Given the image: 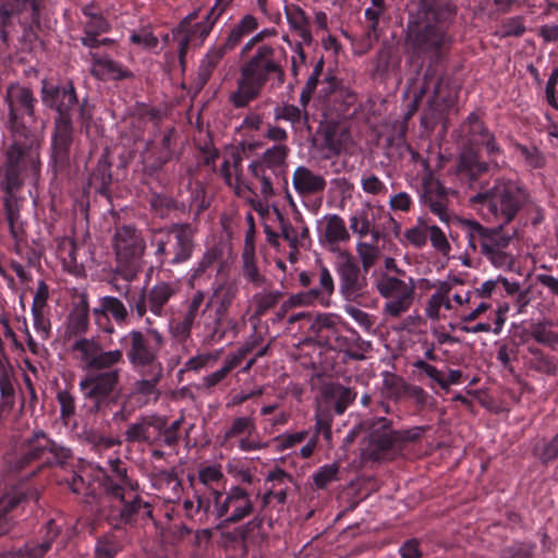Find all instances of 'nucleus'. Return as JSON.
Here are the masks:
<instances>
[{
  "mask_svg": "<svg viewBox=\"0 0 558 558\" xmlns=\"http://www.w3.org/2000/svg\"><path fill=\"white\" fill-rule=\"evenodd\" d=\"M377 292L386 301L383 314L389 318H398L407 313L413 304L415 281L410 278L404 281L396 276L383 274L375 282Z\"/></svg>",
  "mask_w": 558,
  "mask_h": 558,
  "instance_id": "obj_10",
  "label": "nucleus"
},
{
  "mask_svg": "<svg viewBox=\"0 0 558 558\" xmlns=\"http://www.w3.org/2000/svg\"><path fill=\"white\" fill-rule=\"evenodd\" d=\"M452 10L444 0H412L409 27L413 45L426 52H438L449 45L448 20Z\"/></svg>",
  "mask_w": 558,
  "mask_h": 558,
  "instance_id": "obj_2",
  "label": "nucleus"
},
{
  "mask_svg": "<svg viewBox=\"0 0 558 558\" xmlns=\"http://www.w3.org/2000/svg\"><path fill=\"white\" fill-rule=\"evenodd\" d=\"M339 328L351 331L352 328L345 323L340 315L335 313H319L315 316L311 314L310 330L313 335L322 336L327 331L329 335Z\"/></svg>",
  "mask_w": 558,
  "mask_h": 558,
  "instance_id": "obj_34",
  "label": "nucleus"
},
{
  "mask_svg": "<svg viewBox=\"0 0 558 558\" xmlns=\"http://www.w3.org/2000/svg\"><path fill=\"white\" fill-rule=\"evenodd\" d=\"M336 271L339 277V292L348 302H360L367 295V278L348 251H337Z\"/></svg>",
  "mask_w": 558,
  "mask_h": 558,
  "instance_id": "obj_12",
  "label": "nucleus"
},
{
  "mask_svg": "<svg viewBox=\"0 0 558 558\" xmlns=\"http://www.w3.org/2000/svg\"><path fill=\"white\" fill-rule=\"evenodd\" d=\"M238 292V283L231 280L222 281L214 288L211 296L203 308V313H206L209 307L215 308V329L221 325Z\"/></svg>",
  "mask_w": 558,
  "mask_h": 558,
  "instance_id": "obj_22",
  "label": "nucleus"
},
{
  "mask_svg": "<svg viewBox=\"0 0 558 558\" xmlns=\"http://www.w3.org/2000/svg\"><path fill=\"white\" fill-rule=\"evenodd\" d=\"M220 355L221 351L198 354L194 357H191L187 361L186 366L189 369L193 371H198L205 367H213L220 359Z\"/></svg>",
  "mask_w": 558,
  "mask_h": 558,
  "instance_id": "obj_63",
  "label": "nucleus"
},
{
  "mask_svg": "<svg viewBox=\"0 0 558 558\" xmlns=\"http://www.w3.org/2000/svg\"><path fill=\"white\" fill-rule=\"evenodd\" d=\"M483 218L496 226L509 225L526 202V193L515 182L498 180L494 186L471 198Z\"/></svg>",
  "mask_w": 558,
  "mask_h": 558,
  "instance_id": "obj_5",
  "label": "nucleus"
},
{
  "mask_svg": "<svg viewBox=\"0 0 558 558\" xmlns=\"http://www.w3.org/2000/svg\"><path fill=\"white\" fill-rule=\"evenodd\" d=\"M243 275L250 282L257 287L264 283V277L259 274L257 265L255 263V253H243Z\"/></svg>",
  "mask_w": 558,
  "mask_h": 558,
  "instance_id": "obj_57",
  "label": "nucleus"
},
{
  "mask_svg": "<svg viewBox=\"0 0 558 558\" xmlns=\"http://www.w3.org/2000/svg\"><path fill=\"white\" fill-rule=\"evenodd\" d=\"M289 153L287 144H275L248 165L251 177L260 185L263 201L267 202L275 195L274 178L284 170Z\"/></svg>",
  "mask_w": 558,
  "mask_h": 558,
  "instance_id": "obj_9",
  "label": "nucleus"
},
{
  "mask_svg": "<svg viewBox=\"0 0 558 558\" xmlns=\"http://www.w3.org/2000/svg\"><path fill=\"white\" fill-rule=\"evenodd\" d=\"M361 187L364 193L373 196H384L387 193L386 184L376 174L371 172L362 174Z\"/></svg>",
  "mask_w": 558,
  "mask_h": 558,
  "instance_id": "obj_55",
  "label": "nucleus"
},
{
  "mask_svg": "<svg viewBox=\"0 0 558 558\" xmlns=\"http://www.w3.org/2000/svg\"><path fill=\"white\" fill-rule=\"evenodd\" d=\"M183 508L189 519L203 525L218 520L238 523L250 517L255 506L248 492L234 485L225 493L217 489L196 492L192 499L183 502Z\"/></svg>",
  "mask_w": 558,
  "mask_h": 558,
  "instance_id": "obj_1",
  "label": "nucleus"
},
{
  "mask_svg": "<svg viewBox=\"0 0 558 558\" xmlns=\"http://www.w3.org/2000/svg\"><path fill=\"white\" fill-rule=\"evenodd\" d=\"M255 432L256 425L251 416H238L232 421L229 428L226 429L221 439V446L232 448L234 445L233 439L240 438L238 448L241 451L250 452L266 448L267 444L252 437Z\"/></svg>",
  "mask_w": 558,
  "mask_h": 558,
  "instance_id": "obj_18",
  "label": "nucleus"
},
{
  "mask_svg": "<svg viewBox=\"0 0 558 558\" xmlns=\"http://www.w3.org/2000/svg\"><path fill=\"white\" fill-rule=\"evenodd\" d=\"M124 488L118 484H109L106 487L102 504H110L113 508L109 517L112 519L120 518L122 522H130L135 513L142 512L144 515L150 517L151 510L148 504L134 497L130 502L125 501Z\"/></svg>",
  "mask_w": 558,
  "mask_h": 558,
  "instance_id": "obj_17",
  "label": "nucleus"
},
{
  "mask_svg": "<svg viewBox=\"0 0 558 558\" xmlns=\"http://www.w3.org/2000/svg\"><path fill=\"white\" fill-rule=\"evenodd\" d=\"M356 252L364 271H368L376 264L381 253L378 244L364 241L357 242Z\"/></svg>",
  "mask_w": 558,
  "mask_h": 558,
  "instance_id": "obj_49",
  "label": "nucleus"
},
{
  "mask_svg": "<svg viewBox=\"0 0 558 558\" xmlns=\"http://www.w3.org/2000/svg\"><path fill=\"white\" fill-rule=\"evenodd\" d=\"M124 347L125 355L131 366L140 373L146 368H155L157 372L162 367L159 361V352L165 347L166 338L161 331L151 326L149 318L146 319L145 330L132 329L120 340Z\"/></svg>",
  "mask_w": 558,
  "mask_h": 558,
  "instance_id": "obj_7",
  "label": "nucleus"
},
{
  "mask_svg": "<svg viewBox=\"0 0 558 558\" xmlns=\"http://www.w3.org/2000/svg\"><path fill=\"white\" fill-rule=\"evenodd\" d=\"M153 485L162 494L163 498L168 500L179 498L181 481L174 470H161L155 473Z\"/></svg>",
  "mask_w": 558,
  "mask_h": 558,
  "instance_id": "obj_35",
  "label": "nucleus"
},
{
  "mask_svg": "<svg viewBox=\"0 0 558 558\" xmlns=\"http://www.w3.org/2000/svg\"><path fill=\"white\" fill-rule=\"evenodd\" d=\"M320 240L329 246L348 242L350 233L342 217L328 215L324 218Z\"/></svg>",
  "mask_w": 558,
  "mask_h": 558,
  "instance_id": "obj_31",
  "label": "nucleus"
},
{
  "mask_svg": "<svg viewBox=\"0 0 558 558\" xmlns=\"http://www.w3.org/2000/svg\"><path fill=\"white\" fill-rule=\"evenodd\" d=\"M163 373V367H160V371L157 372L155 368H146L145 373H142L148 378H143L134 384V392L136 395H141L144 397L154 396V399L157 400L159 392L157 389V385L160 381Z\"/></svg>",
  "mask_w": 558,
  "mask_h": 558,
  "instance_id": "obj_43",
  "label": "nucleus"
},
{
  "mask_svg": "<svg viewBox=\"0 0 558 558\" xmlns=\"http://www.w3.org/2000/svg\"><path fill=\"white\" fill-rule=\"evenodd\" d=\"M112 247L117 260V270L126 280H132L141 270L146 248L141 232L131 226L118 228L112 238Z\"/></svg>",
  "mask_w": 558,
  "mask_h": 558,
  "instance_id": "obj_8",
  "label": "nucleus"
},
{
  "mask_svg": "<svg viewBox=\"0 0 558 558\" xmlns=\"http://www.w3.org/2000/svg\"><path fill=\"white\" fill-rule=\"evenodd\" d=\"M221 258V248L219 245H211L206 248L196 267L193 269L191 280L195 281L201 279L206 272L211 269L216 263Z\"/></svg>",
  "mask_w": 558,
  "mask_h": 558,
  "instance_id": "obj_45",
  "label": "nucleus"
},
{
  "mask_svg": "<svg viewBox=\"0 0 558 558\" xmlns=\"http://www.w3.org/2000/svg\"><path fill=\"white\" fill-rule=\"evenodd\" d=\"M462 227L469 247L478 253L493 267L509 270L515 264L519 243L518 229L514 227H486L473 219H464Z\"/></svg>",
  "mask_w": 558,
  "mask_h": 558,
  "instance_id": "obj_3",
  "label": "nucleus"
},
{
  "mask_svg": "<svg viewBox=\"0 0 558 558\" xmlns=\"http://www.w3.org/2000/svg\"><path fill=\"white\" fill-rule=\"evenodd\" d=\"M267 481L272 484L269 490L265 494V498H272L277 500L278 504H284L287 501L289 485L293 483L291 475L278 469L268 474Z\"/></svg>",
  "mask_w": 558,
  "mask_h": 558,
  "instance_id": "obj_39",
  "label": "nucleus"
},
{
  "mask_svg": "<svg viewBox=\"0 0 558 558\" xmlns=\"http://www.w3.org/2000/svg\"><path fill=\"white\" fill-rule=\"evenodd\" d=\"M120 381V371L109 369L89 373L80 381V389L85 399L93 401L96 411L109 404V397L116 392Z\"/></svg>",
  "mask_w": 558,
  "mask_h": 558,
  "instance_id": "obj_13",
  "label": "nucleus"
},
{
  "mask_svg": "<svg viewBox=\"0 0 558 558\" xmlns=\"http://www.w3.org/2000/svg\"><path fill=\"white\" fill-rule=\"evenodd\" d=\"M515 150L524 159L527 167L532 169H539L545 166L544 155L534 146L527 147L525 145L515 144Z\"/></svg>",
  "mask_w": 558,
  "mask_h": 558,
  "instance_id": "obj_54",
  "label": "nucleus"
},
{
  "mask_svg": "<svg viewBox=\"0 0 558 558\" xmlns=\"http://www.w3.org/2000/svg\"><path fill=\"white\" fill-rule=\"evenodd\" d=\"M274 211L279 223L280 234L289 243V246L294 248L302 246L308 238L310 230L301 211H296L291 219L284 217L277 207H274Z\"/></svg>",
  "mask_w": 558,
  "mask_h": 558,
  "instance_id": "obj_23",
  "label": "nucleus"
},
{
  "mask_svg": "<svg viewBox=\"0 0 558 558\" xmlns=\"http://www.w3.org/2000/svg\"><path fill=\"white\" fill-rule=\"evenodd\" d=\"M223 478V473L220 465H206L198 470V480L204 485L203 489H196V492H204L206 489H214L213 484L219 483Z\"/></svg>",
  "mask_w": 558,
  "mask_h": 558,
  "instance_id": "obj_53",
  "label": "nucleus"
},
{
  "mask_svg": "<svg viewBox=\"0 0 558 558\" xmlns=\"http://www.w3.org/2000/svg\"><path fill=\"white\" fill-rule=\"evenodd\" d=\"M489 166L481 160L480 155L473 148L464 150L459 158L458 170L464 172L471 178H475L487 172Z\"/></svg>",
  "mask_w": 558,
  "mask_h": 558,
  "instance_id": "obj_42",
  "label": "nucleus"
},
{
  "mask_svg": "<svg viewBox=\"0 0 558 558\" xmlns=\"http://www.w3.org/2000/svg\"><path fill=\"white\" fill-rule=\"evenodd\" d=\"M205 302V292L197 290L190 299L185 302V312L183 317L195 324V320L201 312H203V305ZM203 315L205 313H202Z\"/></svg>",
  "mask_w": 558,
  "mask_h": 558,
  "instance_id": "obj_58",
  "label": "nucleus"
},
{
  "mask_svg": "<svg viewBox=\"0 0 558 558\" xmlns=\"http://www.w3.org/2000/svg\"><path fill=\"white\" fill-rule=\"evenodd\" d=\"M271 76H276L281 84L284 81V71L276 60L275 49L271 46L262 45L241 66L236 89L229 96L230 102L235 108L247 106L260 95Z\"/></svg>",
  "mask_w": 558,
  "mask_h": 558,
  "instance_id": "obj_4",
  "label": "nucleus"
},
{
  "mask_svg": "<svg viewBox=\"0 0 558 558\" xmlns=\"http://www.w3.org/2000/svg\"><path fill=\"white\" fill-rule=\"evenodd\" d=\"M71 456L69 448L59 446L38 429L5 456L4 469L9 473H17L38 460H45L44 464H63Z\"/></svg>",
  "mask_w": 558,
  "mask_h": 558,
  "instance_id": "obj_6",
  "label": "nucleus"
},
{
  "mask_svg": "<svg viewBox=\"0 0 558 558\" xmlns=\"http://www.w3.org/2000/svg\"><path fill=\"white\" fill-rule=\"evenodd\" d=\"M92 73L101 80H118L125 76V71L112 59L90 53Z\"/></svg>",
  "mask_w": 558,
  "mask_h": 558,
  "instance_id": "obj_37",
  "label": "nucleus"
},
{
  "mask_svg": "<svg viewBox=\"0 0 558 558\" xmlns=\"http://www.w3.org/2000/svg\"><path fill=\"white\" fill-rule=\"evenodd\" d=\"M93 315L97 324L102 318L106 319L108 315H111L118 324H124L128 318V310L118 298L102 296L98 300V306L93 308Z\"/></svg>",
  "mask_w": 558,
  "mask_h": 558,
  "instance_id": "obj_32",
  "label": "nucleus"
},
{
  "mask_svg": "<svg viewBox=\"0 0 558 558\" xmlns=\"http://www.w3.org/2000/svg\"><path fill=\"white\" fill-rule=\"evenodd\" d=\"M5 102L9 107V128L14 136H28V129L23 124L20 112L34 118L36 99L29 88L20 84H12L5 93Z\"/></svg>",
  "mask_w": 558,
  "mask_h": 558,
  "instance_id": "obj_14",
  "label": "nucleus"
},
{
  "mask_svg": "<svg viewBox=\"0 0 558 558\" xmlns=\"http://www.w3.org/2000/svg\"><path fill=\"white\" fill-rule=\"evenodd\" d=\"M227 52H229V50L226 49L222 45L215 46L207 51L198 68V81L202 85L209 81L214 71Z\"/></svg>",
  "mask_w": 558,
  "mask_h": 558,
  "instance_id": "obj_41",
  "label": "nucleus"
},
{
  "mask_svg": "<svg viewBox=\"0 0 558 558\" xmlns=\"http://www.w3.org/2000/svg\"><path fill=\"white\" fill-rule=\"evenodd\" d=\"M286 16L290 27L301 38V43L295 45V52L298 53L300 61L304 63L305 53L302 48V44L311 45L313 36L310 31V20L305 12L298 5L286 7Z\"/></svg>",
  "mask_w": 558,
  "mask_h": 558,
  "instance_id": "obj_26",
  "label": "nucleus"
},
{
  "mask_svg": "<svg viewBox=\"0 0 558 558\" xmlns=\"http://www.w3.org/2000/svg\"><path fill=\"white\" fill-rule=\"evenodd\" d=\"M326 185L324 175L305 166H299L293 171L292 186L302 197L320 194L325 191Z\"/></svg>",
  "mask_w": 558,
  "mask_h": 558,
  "instance_id": "obj_25",
  "label": "nucleus"
},
{
  "mask_svg": "<svg viewBox=\"0 0 558 558\" xmlns=\"http://www.w3.org/2000/svg\"><path fill=\"white\" fill-rule=\"evenodd\" d=\"M60 407V418L64 425L70 423L76 412L75 399L68 390H61L57 395Z\"/></svg>",
  "mask_w": 558,
  "mask_h": 558,
  "instance_id": "obj_52",
  "label": "nucleus"
},
{
  "mask_svg": "<svg viewBox=\"0 0 558 558\" xmlns=\"http://www.w3.org/2000/svg\"><path fill=\"white\" fill-rule=\"evenodd\" d=\"M531 336L543 344H553L557 342V335L554 333L547 323H536L531 326Z\"/></svg>",
  "mask_w": 558,
  "mask_h": 558,
  "instance_id": "obj_64",
  "label": "nucleus"
},
{
  "mask_svg": "<svg viewBox=\"0 0 558 558\" xmlns=\"http://www.w3.org/2000/svg\"><path fill=\"white\" fill-rule=\"evenodd\" d=\"M460 283L461 281L459 279L453 278L446 281H438L437 283L433 284L435 292L429 296L425 307V315L429 319L439 320L441 317V308H445L446 311L454 310L450 294L452 289H454V286Z\"/></svg>",
  "mask_w": 558,
  "mask_h": 558,
  "instance_id": "obj_24",
  "label": "nucleus"
},
{
  "mask_svg": "<svg viewBox=\"0 0 558 558\" xmlns=\"http://www.w3.org/2000/svg\"><path fill=\"white\" fill-rule=\"evenodd\" d=\"M48 526V537L41 543H26L16 551V558H43L51 548L52 542L58 535L53 521H49Z\"/></svg>",
  "mask_w": 558,
  "mask_h": 558,
  "instance_id": "obj_40",
  "label": "nucleus"
},
{
  "mask_svg": "<svg viewBox=\"0 0 558 558\" xmlns=\"http://www.w3.org/2000/svg\"><path fill=\"white\" fill-rule=\"evenodd\" d=\"M315 292V296L318 300V304L323 306H329L330 296L335 291V281L332 275L326 266H322L318 270V286L311 289Z\"/></svg>",
  "mask_w": 558,
  "mask_h": 558,
  "instance_id": "obj_44",
  "label": "nucleus"
},
{
  "mask_svg": "<svg viewBox=\"0 0 558 558\" xmlns=\"http://www.w3.org/2000/svg\"><path fill=\"white\" fill-rule=\"evenodd\" d=\"M360 427L367 434V446L363 449V456L369 459H380L397 441L391 422L386 417L364 420Z\"/></svg>",
  "mask_w": 558,
  "mask_h": 558,
  "instance_id": "obj_15",
  "label": "nucleus"
},
{
  "mask_svg": "<svg viewBox=\"0 0 558 558\" xmlns=\"http://www.w3.org/2000/svg\"><path fill=\"white\" fill-rule=\"evenodd\" d=\"M162 427L163 417L158 415H147L131 424L125 432V436L129 441L154 444L157 441L155 430H160Z\"/></svg>",
  "mask_w": 558,
  "mask_h": 558,
  "instance_id": "obj_27",
  "label": "nucleus"
},
{
  "mask_svg": "<svg viewBox=\"0 0 558 558\" xmlns=\"http://www.w3.org/2000/svg\"><path fill=\"white\" fill-rule=\"evenodd\" d=\"M275 120H284L290 122L293 126L300 123H306L307 112L294 105H283L277 107L274 111Z\"/></svg>",
  "mask_w": 558,
  "mask_h": 558,
  "instance_id": "obj_48",
  "label": "nucleus"
},
{
  "mask_svg": "<svg viewBox=\"0 0 558 558\" xmlns=\"http://www.w3.org/2000/svg\"><path fill=\"white\" fill-rule=\"evenodd\" d=\"M221 173L226 183L233 189L234 193L239 197H247L250 194H254V189L251 183L236 175L233 178L230 172L229 161H225L221 167Z\"/></svg>",
  "mask_w": 558,
  "mask_h": 558,
  "instance_id": "obj_47",
  "label": "nucleus"
},
{
  "mask_svg": "<svg viewBox=\"0 0 558 558\" xmlns=\"http://www.w3.org/2000/svg\"><path fill=\"white\" fill-rule=\"evenodd\" d=\"M428 238V225L422 220L418 219L417 223L404 232V239L405 241L415 246V247H422L426 244Z\"/></svg>",
  "mask_w": 558,
  "mask_h": 558,
  "instance_id": "obj_51",
  "label": "nucleus"
},
{
  "mask_svg": "<svg viewBox=\"0 0 558 558\" xmlns=\"http://www.w3.org/2000/svg\"><path fill=\"white\" fill-rule=\"evenodd\" d=\"M73 126L71 118H57L54 121V135L52 149L56 158L63 160L69 154L72 144Z\"/></svg>",
  "mask_w": 558,
  "mask_h": 558,
  "instance_id": "obj_29",
  "label": "nucleus"
},
{
  "mask_svg": "<svg viewBox=\"0 0 558 558\" xmlns=\"http://www.w3.org/2000/svg\"><path fill=\"white\" fill-rule=\"evenodd\" d=\"M282 298L279 290H263L253 296L254 314L257 317L264 316L269 310L274 308Z\"/></svg>",
  "mask_w": 558,
  "mask_h": 558,
  "instance_id": "obj_46",
  "label": "nucleus"
},
{
  "mask_svg": "<svg viewBox=\"0 0 558 558\" xmlns=\"http://www.w3.org/2000/svg\"><path fill=\"white\" fill-rule=\"evenodd\" d=\"M468 124L473 144L483 146L488 156L497 157L502 154V148L497 143L495 135L478 120L475 113L468 117Z\"/></svg>",
  "mask_w": 558,
  "mask_h": 558,
  "instance_id": "obj_28",
  "label": "nucleus"
},
{
  "mask_svg": "<svg viewBox=\"0 0 558 558\" xmlns=\"http://www.w3.org/2000/svg\"><path fill=\"white\" fill-rule=\"evenodd\" d=\"M41 100L44 105L57 110L58 118H71L70 112L77 104L75 88L70 82L62 86L48 85L44 82Z\"/></svg>",
  "mask_w": 558,
  "mask_h": 558,
  "instance_id": "obj_21",
  "label": "nucleus"
},
{
  "mask_svg": "<svg viewBox=\"0 0 558 558\" xmlns=\"http://www.w3.org/2000/svg\"><path fill=\"white\" fill-rule=\"evenodd\" d=\"M532 359L530 361L532 367L545 374H555L557 366L555 362L547 355L543 354L536 348H529Z\"/></svg>",
  "mask_w": 558,
  "mask_h": 558,
  "instance_id": "obj_59",
  "label": "nucleus"
},
{
  "mask_svg": "<svg viewBox=\"0 0 558 558\" xmlns=\"http://www.w3.org/2000/svg\"><path fill=\"white\" fill-rule=\"evenodd\" d=\"M15 142L8 148L7 166L36 169L39 163L38 142L28 130V136H15Z\"/></svg>",
  "mask_w": 558,
  "mask_h": 558,
  "instance_id": "obj_20",
  "label": "nucleus"
},
{
  "mask_svg": "<svg viewBox=\"0 0 558 558\" xmlns=\"http://www.w3.org/2000/svg\"><path fill=\"white\" fill-rule=\"evenodd\" d=\"M258 25V20L254 15L245 14L236 24L232 26L225 43L221 45L231 51L242 41L246 35L256 31Z\"/></svg>",
  "mask_w": 558,
  "mask_h": 558,
  "instance_id": "obj_36",
  "label": "nucleus"
},
{
  "mask_svg": "<svg viewBox=\"0 0 558 558\" xmlns=\"http://www.w3.org/2000/svg\"><path fill=\"white\" fill-rule=\"evenodd\" d=\"M339 466L336 463L323 465L314 473L313 480L318 488H325L329 483L337 480Z\"/></svg>",
  "mask_w": 558,
  "mask_h": 558,
  "instance_id": "obj_61",
  "label": "nucleus"
},
{
  "mask_svg": "<svg viewBox=\"0 0 558 558\" xmlns=\"http://www.w3.org/2000/svg\"><path fill=\"white\" fill-rule=\"evenodd\" d=\"M342 330L345 329L339 328L331 335H328L326 337V341L328 342V344L335 350L344 352L350 359L363 360L364 354L355 350V347H357L359 343L361 342V338L356 335V332H353V330H351L355 338L349 339L348 337L341 335Z\"/></svg>",
  "mask_w": 558,
  "mask_h": 558,
  "instance_id": "obj_38",
  "label": "nucleus"
},
{
  "mask_svg": "<svg viewBox=\"0 0 558 558\" xmlns=\"http://www.w3.org/2000/svg\"><path fill=\"white\" fill-rule=\"evenodd\" d=\"M178 282H158L148 292V307L156 316H161L163 306L179 291Z\"/></svg>",
  "mask_w": 558,
  "mask_h": 558,
  "instance_id": "obj_33",
  "label": "nucleus"
},
{
  "mask_svg": "<svg viewBox=\"0 0 558 558\" xmlns=\"http://www.w3.org/2000/svg\"><path fill=\"white\" fill-rule=\"evenodd\" d=\"M330 396L335 399L336 413L341 415L354 401L356 393L349 387L336 385L331 388Z\"/></svg>",
  "mask_w": 558,
  "mask_h": 558,
  "instance_id": "obj_50",
  "label": "nucleus"
},
{
  "mask_svg": "<svg viewBox=\"0 0 558 558\" xmlns=\"http://www.w3.org/2000/svg\"><path fill=\"white\" fill-rule=\"evenodd\" d=\"M316 303H318V300L315 296V292L310 289L308 291L291 295L282 303V310L289 311L296 306H312Z\"/></svg>",
  "mask_w": 558,
  "mask_h": 558,
  "instance_id": "obj_62",
  "label": "nucleus"
},
{
  "mask_svg": "<svg viewBox=\"0 0 558 558\" xmlns=\"http://www.w3.org/2000/svg\"><path fill=\"white\" fill-rule=\"evenodd\" d=\"M56 252L63 270L75 277L84 276L85 264L89 258L84 245L65 236L57 240Z\"/></svg>",
  "mask_w": 558,
  "mask_h": 558,
  "instance_id": "obj_19",
  "label": "nucleus"
},
{
  "mask_svg": "<svg viewBox=\"0 0 558 558\" xmlns=\"http://www.w3.org/2000/svg\"><path fill=\"white\" fill-rule=\"evenodd\" d=\"M194 230L189 225L173 226L165 240L157 243L156 255L160 263L178 265L189 260L194 252Z\"/></svg>",
  "mask_w": 558,
  "mask_h": 558,
  "instance_id": "obj_11",
  "label": "nucleus"
},
{
  "mask_svg": "<svg viewBox=\"0 0 558 558\" xmlns=\"http://www.w3.org/2000/svg\"><path fill=\"white\" fill-rule=\"evenodd\" d=\"M332 416L328 411L317 409L315 413V434L316 437L323 434L324 438L330 442L332 437L331 432Z\"/></svg>",
  "mask_w": 558,
  "mask_h": 558,
  "instance_id": "obj_60",
  "label": "nucleus"
},
{
  "mask_svg": "<svg viewBox=\"0 0 558 558\" xmlns=\"http://www.w3.org/2000/svg\"><path fill=\"white\" fill-rule=\"evenodd\" d=\"M308 436L307 430L298 433H283L274 438L275 446L278 451H284L304 441Z\"/></svg>",
  "mask_w": 558,
  "mask_h": 558,
  "instance_id": "obj_56",
  "label": "nucleus"
},
{
  "mask_svg": "<svg viewBox=\"0 0 558 558\" xmlns=\"http://www.w3.org/2000/svg\"><path fill=\"white\" fill-rule=\"evenodd\" d=\"M381 206L365 204L361 209L350 216V229L359 236H365L372 232L376 217L383 213Z\"/></svg>",
  "mask_w": 558,
  "mask_h": 558,
  "instance_id": "obj_30",
  "label": "nucleus"
},
{
  "mask_svg": "<svg viewBox=\"0 0 558 558\" xmlns=\"http://www.w3.org/2000/svg\"><path fill=\"white\" fill-rule=\"evenodd\" d=\"M73 350L78 353L82 362L94 369L111 368L123 361L121 350L105 351L99 342L93 338L77 340Z\"/></svg>",
  "mask_w": 558,
  "mask_h": 558,
  "instance_id": "obj_16",
  "label": "nucleus"
}]
</instances>
